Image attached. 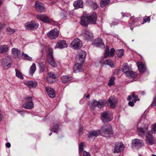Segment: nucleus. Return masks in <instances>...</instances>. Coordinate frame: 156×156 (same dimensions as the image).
Returning <instances> with one entry per match:
<instances>
[{"label": "nucleus", "mask_w": 156, "mask_h": 156, "mask_svg": "<svg viewBox=\"0 0 156 156\" xmlns=\"http://www.w3.org/2000/svg\"><path fill=\"white\" fill-rule=\"evenodd\" d=\"M101 134H104V136L110 137L113 135V130L112 129L111 126L108 124L101 126L100 129Z\"/></svg>", "instance_id": "obj_1"}, {"label": "nucleus", "mask_w": 156, "mask_h": 156, "mask_svg": "<svg viewBox=\"0 0 156 156\" xmlns=\"http://www.w3.org/2000/svg\"><path fill=\"white\" fill-rule=\"evenodd\" d=\"M106 103V101L105 100H100L98 101L94 100L90 103L89 106L90 108L92 110L94 109L96 106L101 109L105 106Z\"/></svg>", "instance_id": "obj_2"}, {"label": "nucleus", "mask_w": 156, "mask_h": 156, "mask_svg": "<svg viewBox=\"0 0 156 156\" xmlns=\"http://www.w3.org/2000/svg\"><path fill=\"white\" fill-rule=\"evenodd\" d=\"M101 118L104 123H107L112 120L113 119L112 114L108 112H104L101 114Z\"/></svg>", "instance_id": "obj_3"}, {"label": "nucleus", "mask_w": 156, "mask_h": 156, "mask_svg": "<svg viewBox=\"0 0 156 156\" xmlns=\"http://www.w3.org/2000/svg\"><path fill=\"white\" fill-rule=\"evenodd\" d=\"M25 26L26 29L35 30L39 27V24L37 22L32 21L27 23L25 24Z\"/></svg>", "instance_id": "obj_4"}, {"label": "nucleus", "mask_w": 156, "mask_h": 156, "mask_svg": "<svg viewBox=\"0 0 156 156\" xmlns=\"http://www.w3.org/2000/svg\"><path fill=\"white\" fill-rule=\"evenodd\" d=\"M72 47L75 50L80 49L82 45V41L78 38L74 39L70 44Z\"/></svg>", "instance_id": "obj_5"}, {"label": "nucleus", "mask_w": 156, "mask_h": 156, "mask_svg": "<svg viewBox=\"0 0 156 156\" xmlns=\"http://www.w3.org/2000/svg\"><path fill=\"white\" fill-rule=\"evenodd\" d=\"M83 39L84 40H87L91 41L93 39V36L92 33L89 31L85 30L83 33L81 35Z\"/></svg>", "instance_id": "obj_6"}, {"label": "nucleus", "mask_w": 156, "mask_h": 156, "mask_svg": "<svg viewBox=\"0 0 156 156\" xmlns=\"http://www.w3.org/2000/svg\"><path fill=\"white\" fill-rule=\"evenodd\" d=\"M59 35V31L56 28L49 31L47 34L48 37L51 39H55L58 37Z\"/></svg>", "instance_id": "obj_7"}, {"label": "nucleus", "mask_w": 156, "mask_h": 156, "mask_svg": "<svg viewBox=\"0 0 156 156\" xmlns=\"http://www.w3.org/2000/svg\"><path fill=\"white\" fill-rule=\"evenodd\" d=\"M147 129L148 127L146 125H144L140 127H137V133L138 135L141 137L144 136Z\"/></svg>", "instance_id": "obj_8"}, {"label": "nucleus", "mask_w": 156, "mask_h": 156, "mask_svg": "<svg viewBox=\"0 0 156 156\" xmlns=\"http://www.w3.org/2000/svg\"><path fill=\"white\" fill-rule=\"evenodd\" d=\"M153 133L152 132L149 131L148 132L146 135L147 142L150 145H152L154 143V137L152 135Z\"/></svg>", "instance_id": "obj_9"}, {"label": "nucleus", "mask_w": 156, "mask_h": 156, "mask_svg": "<svg viewBox=\"0 0 156 156\" xmlns=\"http://www.w3.org/2000/svg\"><path fill=\"white\" fill-rule=\"evenodd\" d=\"M108 101L110 104V107L111 108H114L115 107L117 103V100L115 97L110 96L108 100Z\"/></svg>", "instance_id": "obj_10"}, {"label": "nucleus", "mask_w": 156, "mask_h": 156, "mask_svg": "<svg viewBox=\"0 0 156 156\" xmlns=\"http://www.w3.org/2000/svg\"><path fill=\"white\" fill-rule=\"evenodd\" d=\"M35 8L37 11L40 12H43L45 10L44 5L38 1L36 2Z\"/></svg>", "instance_id": "obj_11"}, {"label": "nucleus", "mask_w": 156, "mask_h": 156, "mask_svg": "<svg viewBox=\"0 0 156 156\" xmlns=\"http://www.w3.org/2000/svg\"><path fill=\"white\" fill-rule=\"evenodd\" d=\"M132 145L136 148H140L143 145V141L141 140L136 139L133 140Z\"/></svg>", "instance_id": "obj_12"}, {"label": "nucleus", "mask_w": 156, "mask_h": 156, "mask_svg": "<svg viewBox=\"0 0 156 156\" xmlns=\"http://www.w3.org/2000/svg\"><path fill=\"white\" fill-rule=\"evenodd\" d=\"M86 55V52L83 50H80L79 52V58H77L76 60L78 59L80 63H83L85 60Z\"/></svg>", "instance_id": "obj_13"}, {"label": "nucleus", "mask_w": 156, "mask_h": 156, "mask_svg": "<svg viewBox=\"0 0 156 156\" xmlns=\"http://www.w3.org/2000/svg\"><path fill=\"white\" fill-rule=\"evenodd\" d=\"M37 18L45 23H50V21L48 17L44 14H40L37 16Z\"/></svg>", "instance_id": "obj_14"}, {"label": "nucleus", "mask_w": 156, "mask_h": 156, "mask_svg": "<svg viewBox=\"0 0 156 156\" xmlns=\"http://www.w3.org/2000/svg\"><path fill=\"white\" fill-rule=\"evenodd\" d=\"M89 18V20L90 23L93 24L96 23V22L97 19V15L95 12H93L91 15L87 16Z\"/></svg>", "instance_id": "obj_15"}, {"label": "nucleus", "mask_w": 156, "mask_h": 156, "mask_svg": "<svg viewBox=\"0 0 156 156\" xmlns=\"http://www.w3.org/2000/svg\"><path fill=\"white\" fill-rule=\"evenodd\" d=\"M46 91L48 95L51 98H54L55 96V92L53 89L48 87L46 88Z\"/></svg>", "instance_id": "obj_16"}, {"label": "nucleus", "mask_w": 156, "mask_h": 156, "mask_svg": "<svg viewBox=\"0 0 156 156\" xmlns=\"http://www.w3.org/2000/svg\"><path fill=\"white\" fill-rule=\"evenodd\" d=\"M83 63H76L73 67L74 73H77L82 72L83 71L82 68Z\"/></svg>", "instance_id": "obj_17"}, {"label": "nucleus", "mask_w": 156, "mask_h": 156, "mask_svg": "<svg viewBox=\"0 0 156 156\" xmlns=\"http://www.w3.org/2000/svg\"><path fill=\"white\" fill-rule=\"evenodd\" d=\"M80 23L82 25L85 27H87L88 24L90 23L87 16L81 17Z\"/></svg>", "instance_id": "obj_18"}, {"label": "nucleus", "mask_w": 156, "mask_h": 156, "mask_svg": "<svg viewBox=\"0 0 156 156\" xmlns=\"http://www.w3.org/2000/svg\"><path fill=\"white\" fill-rule=\"evenodd\" d=\"M67 45L65 41H59L55 45V47L60 48H66L67 47Z\"/></svg>", "instance_id": "obj_19"}, {"label": "nucleus", "mask_w": 156, "mask_h": 156, "mask_svg": "<svg viewBox=\"0 0 156 156\" xmlns=\"http://www.w3.org/2000/svg\"><path fill=\"white\" fill-rule=\"evenodd\" d=\"M101 134L100 129L98 130H94L89 132L88 135V137H96L99 134Z\"/></svg>", "instance_id": "obj_20"}, {"label": "nucleus", "mask_w": 156, "mask_h": 156, "mask_svg": "<svg viewBox=\"0 0 156 156\" xmlns=\"http://www.w3.org/2000/svg\"><path fill=\"white\" fill-rule=\"evenodd\" d=\"M83 2L82 0H78L75 1L73 3V5L75 9L82 8L83 7Z\"/></svg>", "instance_id": "obj_21"}, {"label": "nucleus", "mask_w": 156, "mask_h": 156, "mask_svg": "<svg viewBox=\"0 0 156 156\" xmlns=\"http://www.w3.org/2000/svg\"><path fill=\"white\" fill-rule=\"evenodd\" d=\"M123 144L119 143H116L115 144V150L114 152V153H119L121 152L123 149Z\"/></svg>", "instance_id": "obj_22"}, {"label": "nucleus", "mask_w": 156, "mask_h": 156, "mask_svg": "<svg viewBox=\"0 0 156 156\" xmlns=\"http://www.w3.org/2000/svg\"><path fill=\"white\" fill-rule=\"evenodd\" d=\"M22 107L25 108L30 109L34 107V104L32 101H30L24 103Z\"/></svg>", "instance_id": "obj_23"}, {"label": "nucleus", "mask_w": 156, "mask_h": 156, "mask_svg": "<svg viewBox=\"0 0 156 156\" xmlns=\"http://www.w3.org/2000/svg\"><path fill=\"white\" fill-rule=\"evenodd\" d=\"M25 84L29 88H31L36 87L37 86V83L35 81H27Z\"/></svg>", "instance_id": "obj_24"}, {"label": "nucleus", "mask_w": 156, "mask_h": 156, "mask_svg": "<svg viewBox=\"0 0 156 156\" xmlns=\"http://www.w3.org/2000/svg\"><path fill=\"white\" fill-rule=\"evenodd\" d=\"M93 43L95 46L97 47H101L104 45V44L102 42L100 38H98L95 40Z\"/></svg>", "instance_id": "obj_25"}, {"label": "nucleus", "mask_w": 156, "mask_h": 156, "mask_svg": "<svg viewBox=\"0 0 156 156\" xmlns=\"http://www.w3.org/2000/svg\"><path fill=\"white\" fill-rule=\"evenodd\" d=\"M12 51L15 58H18L19 56L21 55V51L18 48H13Z\"/></svg>", "instance_id": "obj_26"}, {"label": "nucleus", "mask_w": 156, "mask_h": 156, "mask_svg": "<svg viewBox=\"0 0 156 156\" xmlns=\"http://www.w3.org/2000/svg\"><path fill=\"white\" fill-rule=\"evenodd\" d=\"M72 78L70 76H64L61 78L62 81L64 83H66L71 81Z\"/></svg>", "instance_id": "obj_27"}, {"label": "nucleus", "mask_w": 156, "mask_h": 156, "mask_svg": "<svg viewBox=\"0 0 156 156\" xmlns=\"http://www.w3.org/2000/svg\"><path fill=\"white\" fill-rule=\"evenodd\" d=\"M126 75L128 77L133 78H136L137 76V74L135 72L131 70L127 72Z\"/></svg>", "instance_id": "obj_28"}, {"label": "nucleus", "mask_w": 156, "mask_h": 156, "mask_svg": "<svg viewBox=\"0 0 156 156\" xmlns=\"http://www.w3.org/2000/svg\"><path fill=\"white\" fill-rule=\"evenodd\" d=\"M122 70L123 72L125 73L126 74V73L127 72H129L130 70L129 69V67L128 66L127 63H124L122 66Z\"/></svg>", "instance_id": "obj_29"}, {"label": "nucleus", "mask_w": 156, "mask_h": 156, "mask_svg": "<svg viewBox=\"0 0 156 156\" xmlns=\"http://www.w3.org/2000/svg\"><path fill=\"white\" fill-rule=\"evenodd\" d=\"M48 61L50 65L52 67H56V64L54 59V58H48Z\"/></svg>", "instance_id": "obj_30"}, {"label": "nucleus", "mask_w": 156, "mask_h": 156, "mask_svg": "<svg viewBox=\"0 0 156 156\" xmlns=\"http://www.w3.org/2000/svg\"><path fill=\"white\" fill-rule=\"evenodd\" d=\"M104 64L105 65H108L112 68H114L115 65L112 61L111 59H106L104 62Z\"/></svg>", "instance_id": "obj_31"}, {"label": "nucleus", "mask_w": 156, "mask_h": 156, "mask_svg": "<svg viewBox=\"0 0 156 156\" xmlns=\"http://www.w3.org/2000/svg\"><path fill=\"white\" fill-rule=\"evenodd\" d=\"M8 49L7 45H4L0 46V53H3L6 52Z\"/></svg>", "instance_id": "obj_32"}, {"label": "nucleus", "mask_w": 156, "mask_h": 156, "mask_svg": "<svg viewBox=\"0 0 156 156\" xmlns=\"http://www.w3.org/2000/svg\"><path fill=\"white\" fill-rule=\"evenodd\" d=\"M36 69V66L35 63H33L30 69V74L32 75Z\"/></svg>", "instance_id": "obj_33"}, {"label": "nucleus", "mask_w": 156, "mask_h": 156, "mask_svg": "<svg viewBox=\"0 0 156 156\" xmlns=\"http://www.w3.org/2000/svg\"><path fill=\"white\" fill-rule=\"evenodd\" d=\"M110 2V0H101L100 4L101 7H104Z\"/></svg>", "instance_id": "obj_34"}, {"label": "nucleus", "mask_w": 156, "mask_h": 156, "mask_svg": "<svg viewBox=\"0 0 156 156\" xmlns=\"http://www.w3.org/2000/svg\"><path fill=\"white\" fill-rule=\"evenodd\" d=\"M116 53L118 57L121 58L124 55V50L123 49L118 50L116 51Z\"/></svg>", "instance_id": "obj_35"}, {"label": "nucleus", "mask_w": 156, "mask_h": 156, "mask_svg": "<svg viewBox=\"0 0 156 156\" xmlns=\"http://www.w3.org/2000/svg\"><path fill=\"white\" fill-rule=\"evenodd\" d=\"M22 58L24 60H27L29 61L32 60V58L30 57L27 54H25L24 53H23L22 55Z\"/></svg>", "instance_id": "obj_36"}, {"label": "nucleus", "mask_w": 156, "mask_h": 156, "mask_svg": "<svg viewBox=\"0 0 156 156\" xmlns=\"http://www.w3.org/2000/svg\"><path fill=\"white\" fill-rule=\"evenodd\" d=\"M59 127L58 124H54L53 126V127L51 131H53L55 133H57L59 130Z\"/></svg>", "instance_id": "obj_37"}, {"label": "nucleus", "mask_w": 156, "mask_h": 156, "mask_svg": "<svg viewBox=\"0 0 156 156\" xmlns=\"http://www.w3.org/2000/svg\"><path fill=\"white\" fill-rule=\"evenodd\" d=\"M16 76L21 79H23V77L21 73L17 69H15Z\"/></svg>", "instance_id": "obj_38"}, {"label": "nucleus", "mask_w": 156, "mask_h": 156, "mask_svg": "<svg viewBox=\"0 0 156 156\" xmlns=\"http://www.w3.org/2000/svg\"><path fill=\"white\" fill-rule=\"evenodd\" d=\"M39 68L40 69V72L41 73L44 72L45 70V66L43 62H40L39 64Z\"/></svg>", "instance_id": "obj_39"}, {"label": "nucleus", "mask_w": 156, "mask_h": 156, "mask_svg": "<svg viewBox=\"0 0 156 156\" xmlns=\"http://www.w3.org/2000/svg\"><path fill=\"white\" fill-rule=\"evenodd\" d=\"M109 56V47L108 45L106 46L105 53L104 54V56L106 58L108 56Z\"/></svg>", "instance_id": "obj_40"}, {"label": "nucleus", "mask_w": 156, "mask_h": 156, "mask_svg": "<svg viewBox=\"0 0 156 156\" xmlns=\"http://www.w3.org/2000/svg\"><path fill=\"white\" fill-rule=\"evenodd\" d=\"M115 77H112L109 80L108 83V85L109 86H111L115 84L114 80Z\"/></svg>", "instance_id": "obj_41"}, {"label": "nucleus", "mask_w": 156, "mask_h": 156, "mask_svg": "<svg viewBox=\"0 0 156 156\" xmlns=\"http://www.w3.org/2000/svg\"><path fill=\"white\" fill-rule=\"evenodd\" d=\"M57 75L55 73H54L52 72L48 73V76L50 77H51L55 80L57 77Z\"/></svg>", "instance_id": "obj_42"}, {"label": "nucleus", "mask_w": 156, "mask_h": 156, "mask_svg": "<svg viewBox=\"0 0 156 156\" xmlns=\"http://www.w3.org/2000/svg\"><path fill=\"white\" fill-rule=\"evenodd\" d=\"M6 30L7 34L9 35H11L15 32L14 30L12 29L9 27L7 28Z\"/></svg>", "instance_id": "obj_43"}, {"label": "nucleus", "mask_w": 156, "mask_h": 156, "mask_svg": "<svg viewBox=\"0 0 156 156\" xmlns=\"http://www.w3.org/2000/svg\"><path fill=\"white\" fill-rule=\"evenodd\" d=\"M151 131L153 133H156V123L151 125Z\"/></svg>", "instance_id": "obj_44"}, {"label": "nucleus", "mask_w": 156, "mask_h": 156, "mask_svg": "<svg viewBox=\"0 0 156 156\" xmlns=\"http://www.w3.org/2000/svg\"><path fill=\"white\" fill-rule=\"evenodd\" d=\"M84 143L83 142H81L79 145V151L82 152L83 150V146Z\"/></svg>", "instance_id": "obj_45"}, {"label": "nucleus", "mask_w": 156, "mask_h": 156, "mask_svg": "<svg viewBox=\"0 0 156 156\" xmlns=\"http://www.w3.org/2000/svg\"><path fill=\"white\" fill-rule=\"evenodd\" d=\"M115 51V50L114 48H112L109 52V55H110L112 57H113L114 55Z\"/></svg>", "instance_id": "obj_46"}, {"label": "nucleus", "mask_w": 156, "mask_h": 156, "mask_svg": "<svg viewBox=\"0 0 156 156\" xmlns=\"http://www.w3.org/2000/svg\"><path fill=\"white\" fill-rule=\"evenodd\" d=\"M47 79V81L50 83H52L55 80L53 78L51 77V78L48 76Z\"/></svg>", "instance_id": "obj_47"}, {"label": "nucleus", "mask_w": 156, "mask_h": 156, "mask_svg": "<svg viewBox=\"0 0 156 156\" xmlns=\"http://www.w3.org/2000/svg\"><path fill=\"white\" fill-rule=\"evenodd\" d=\"M150 18L149 16H147V18H144L143 19L144 21L142 24H143L144 23H146L147 22H149L150 21Z\"/></svg>", "instance_id": "obj_48"}, {"label": "nucleus", "mask_w": 156, "mask_h": 156, "mask_svg": "<svg viewBox=\"0 0 156 156\" xmlns=\"http://www.w3.org/2000/svg\"><path fill=\"white\" fill-rule=\"evenodd\" d=\"M156 105V95L153 98V101L151 105L152 106H155Z\"/></svg>", "instance_id": "obj_49"}, {"label": "nucleus", "mask_w": 156, "mask_h": 156, "mask_svg": "<svg viewBox=\"0 0 156 156\" xmlns=\"http://www.w3.org/2000/svg\"><path fill=\"white\" fill-rule=\"evenodd\" d=\"M146 70V67L145 66H143L142 68H140V69L139 70L140 72L141 73H144L145 72Z\"/></svg>", "instance_id": "obj_50"}, {"label": "nucleus", "mask_w": 156, "mask_h": 156, "mask_svg": "<svg viewBox=\"0 0 156 156\" xmlns=\"http://www.w3.org/2000/svg\"><path fill=\"white\" fill-rule=\"evenodd\" d=\"M137 65L138 70H139L140 69V68H142L143 66H144V65L142 63L140 62H139L138 63Z\"/></svg>", "instance_id": "obj_51"}, {"label": "nucleus", "mask_w": 156, "mask_h": 156, "mask_svg": "<svg viewBox=\"0 0 156 156\" xmlns=\"http://www.w3.org/2000/svg\"><path fill=\"white\" fill-rule=\"evenodd\" d=\"M83 156H90V154L89 152H87L84 151L83 152Z\"/></svg>", "instance_id": "obj_52"}, {"label": "nucleus", "mask_w": 156, "mask_h": 156, "mask_svg": "<svg viewBox=\"0 0 156 156\" xmlns=\"http://www.w3.org/2000/svg\"><path fill=\"white\" fill-rule=\"evenodd\" d=\"M138 96H136V97L133 98L132 101H133L134 103H136L137 100H139V99H138Z\"/></svg>", "instance_id": "obj_53"}, {"label": "nucleus", "mask_w": 156, "mask_h": 156, "mask_svg": "<svg viewBox=\"0 0 156 156\" xmlns=\"http://www.w3.org/2000/svg\"><path fill=\"white\" fill-rule=\"evenodd\" d=\"M48 55L49 57L48 58H54L53 55L52 51H51L49 50L48 51Z\"/></svg>", "instance_id": "obj_54"}, {"label": "nucleus", "mask_w": 156, "mask_h": 156, "mask_svg": "<svg viewBox=\"0 0 156 156\" xmlns=\"http://www.w3.org/2000/svg\"><path fill=\"white\" fill-rule=\"evenodd\" d=\"M121 14L123 17L126 16L127 17H129L130 16V15L129 13L126 14L125 13L121 12Z\"/></svg>", "instance_id": "obj_55"}, {"label": "nucleus", "mask_w": 156, "mask_h": 156, "mask_svg": "<svg viewBox=\"0 0 156 156\" xmlns=\"http://www.w3.org/2000/svg\"><path fill=\"white\" fill-rule=\"evenodd\" d=\"M6 25V24L5 23H3V24H1L0 25V31L2 29L5 27Z\"/></svg>", "instance_id": "obj_56"}, {"label": "nucleus", "mask_w": 156, "mask_h": 156, "mask_svg": "<svg viewBox=\"0 0 156 156\" xmlns=\"http://www.w3.org/2000/svg\"><path fill=\"white\" fill-rule=\"evenodd\" d=\"M134 102L132 101H129L128 103L129 105L131 107H133L134 105Z\"/></svg>", "instance_id": "obj_57"}, {"label": "nucleus", "mask_w": 156, "mask_h": 156, "mask_svg": "<svg viewBox=\"0 0 156 156\" xmlns=\"http://www.w3.org/2000/svg\"><path fill=\"white\" fill-rule=\"evenodd\" d=\"M98 7V5L96 3H94L93 5V8L94 9H96Z\"/></svg>", "instance_id": "obj_58"}, {"label": "nucleus", "mask_w": 156, "mask_h": 156, "mask_svg": "<svg viewBox=\"0 0 156 156\" xmlns=\"http://www.w3.org/2000/svg\"><path fill=\"white\" fill-rule=\"evenodd\" d=\"M83 127H81L80 128L79 132V133H81L83 131Z\"/></svg>", "instance_id": "obj_59"}, {"label": "nucleus", "mask_w": 156, "mask_h": 156, "mask_svg": "<svg viewBox=\"0 0 156 156\" xmlns=\"http://www.w3.org/2000/svg\"><path fill=\"white\" fill-rule=\"evenodd\" d=\"M6 146L8 148H9L11 147V144L9 143H7L6 144Z\"/></svg>", "instance_id": "obj_60"}, {"label": "nucleus", "mask_w": 156, "mask_h": 156, "mask_svg": "<svg viewBox=\"0 0 156 156\" xmlns=\"http://www.w3.org/2000/svg\"><path fill=\"white\" fill-rule=\"evenodd\" d=\"M17 111L20 113V114H21L23 113H24V112L23 111H22L21 110H17Z\"/></svg>", "instance_id": "obj_61"}, {"label": "nucleus", "mask_w": 156, "mask_h": 156, "mask_svg": "<svg viewBox=\"0 0 156 156\" xmlns=\"http://www.w3.org/2000/svg\"><path fill=\"white\" fill-rule=\"evenodd\" d=\"M27 99L28 101H32V98L31 97H28L27 98Z\"/></svg>", "instance_id": "obj_62"}, {"label": "nucleus", "mask_w": 156, "mask_h": 156, "mask_svg": "<svg viewBox=\"0 0 156 156\" xmlns=\"http://www.w3.org/2000/svg\"><path fill=\"white\" fill-rule=\"evenodd\" d=\"M3 117V115H2V114L1 113H0V122L2 120Z\"/></svg>", "instance_id": "obj_63"}, {"label": "nucleus", "mask_w": 156, "mask_h": 156, "mask_svg": "<svg viewBox=\"0 0 156 156\" xmlns=\"http://www.w3.org/2000/svg\"><path fill=\"white\" fill-rule=\"evenodd\" d=\"M132 97L131 96H129L127 100L128 101H130L132 100Z\"/></svg>", "instance_id": "obj_64"}]
</instances>
